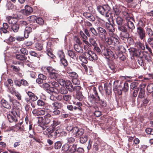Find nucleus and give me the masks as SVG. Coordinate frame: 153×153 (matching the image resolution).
Here are the masks:
<instances>
[{
    "label": "nucleus",
    "mask_w": 153,
    "mask_h": 153,
    "mask_svg": "<svg viewBox=\"0 0 153 153\" xmlns=\"http://www.w3.org/2000/svg\"><path fill=\"white\" fill-rule=\"evenodd\" d=\"M109 22H106V26L107 29L109 30L108 34L109 36H112L114 35V32L115 30L114 27V25L111 24L110 21Z\"/></svg>",
    "instance_id": "11"
},
{
    "label": "nucleus",
    "mask_w": 153,
    "mask_h": 153,
    "mask_svg": "<svg viewBox=\"0 0 153 153\" xmlns=\"http://www.w3.org/2000/svg\"><path fill=\"white\" fill-rule=\"evenodd\" d=\"M90 30L93 35L95 36H97L98 35V33L94 27H90Z\"/></svg>",
    "instance_id": "54"
},
{
    "label": "nucleus",
    "mask_w": 153,
    "mask_h": 153,
    "mask_svg": "<svg viewBox=\"0 0 153 153\" xmlns=\"http://www.w3.org/2000/svg\"><path fill=\"white\" fill-rule=\"evenodd\" d=\"M57 82L61 86H64L65 85L66 83L64 79H62L61 76L59 77V78H58L56 79Z\"/></svg>",
    "instance_id": "37"
},
{
    "label": "nucleus",
    "mask_w": 153,
    "mask_h": 153,
    "mask_svg": "<svg viewBox=\"0 0 153 153\" xmlns=\"http://www.w3.org/2000/svg\"><path fill=\"white\" fill-rule=\"evenodd\" d=\"M27 94L29 97L30 99L33 101H36L38 99V97L33 93L30 91L28 92Z\"/></svg>",
    "instance_id": "26"
},
{
    "label": "nucleus",
    "mask_w": 153,
    "mask_h": 153,
    "mask_svg": "<svg viewBox=\"0 0 153 153\" xmlns=\"http://www.w3.org/2000/svg\"><path fill=\"white\" fill-rule=\"evenodd\" d=\"M68 55L72 58L74 59H77L78 57L75 55L74 52L72 51H69L68 52Z\"/></svg>",
    "instance_id": "31"
},
{
    "label": "nucleus",
    "mask_w": 153,
    "mask_h": 153,
    "mask_svg": "<svg viewBox=\"0 0 153 153\" xmlns=\"http://www.w3.org/2000/svg\"><path fill=\"white\" fill-rule=\"evenodd\" d=\"M89 44H91L93 46H96L97 45V43L95 40L93 38H90L89 39Z\"/></svg>",
    "instance_id": "49"
},
{
    "label": "nucleus",
    "mask_w": 153,
    "mask_h": 153,
    "mask_svg": "<svg viewBox=\"0 0 153 153\" xmlns=\"http://www.w3.org/2000/svg\"><path fill=\"white\" fill-rule=\"evenodd\" d=\"M36 22L39 25H42L44 24V21L41 18H38L36 19Z\"/></svg>",
    "instance_id": "59"
},
{
    "label": "nucleus",
    "mask_w": 153,
    "mask_h": 153,
    "mask_svg": "<svg viewBox=\"0 0 153 153\" xmlns=\"http://www.w3.org/2000/svg\"><path fill=\"white\" fill-rule=\"evenodd\" d=\"M80 34L82 39L83 42L87 45H89V42L86 40L88 39L87 37L84 34L83 32L81 31H80Z\"/></svg>",
    "instance_id": "25"
},
{
    "label": "nucleus",
    "mask_w": 153,
    "mask_h": 153,
    "mask_svg": "<svg viewBox=\"0 0 153 153\" xmlns=\"http://www.w3.org/2000/svg\"><path fill=\"white\" fill-rule=\"evenodd\" d=\"M118 29L119 30L122 31L123 32H126L127 31V30L128 29V28L126 26V24H125V25H123V26H120L118 27Z\"/></svg>",
    "instance_id": "35"
},
{
    "label": "nucleus",
    "mask_w": 153,
    "mask_h": 153,
    "mask_svg": "<svg viewBox=\"0 0 153 153\" xmlns=\"http://www.w3.org/2000/svg\"><path fill=\"white\" fill-rule=\"evenodd\" d=\"M61 142L59 141H57L55 143L54 148L56 149H59L61 148Z\"/></svg>",
    "instance_id": "48"
},
{
    "label": "nucleus",
    "mask_w": 153,
    "mask_h": 153,
    "mask_svg": "<svg viewBox=\"0 0 153 153\" xmlns=\"http://www.w3.org/2000/svg\"><path fill=\"white\" fill-rule=\"evenodd\" d=\"M55 129L54 128V127L53 126L52 128H47L46 129L47 132H46V134H45V132H44L43 133L45 134H48L47 133V132L48 133V134L49 135H51V134L53 132V131H55Z\"/></svg>",
    "instance_id": "39"
},
{
    "label": "nucleus",
    "mask_w": 153,
    "mask_h": 153,
    "mask_svg": "<svg viewBox=\"0 0 153 153\" xmlns=\"http://www.w3.org/2000/svg\"><path fill=\"white\" fill-rule=\"evenodd\" d=\"M59 92L61 94H66L68 92L67 90L64 86L61 88L59 89Z\"/></svg>",
    "instance_id": "40"
},
{
    "label": "nucleus",
    "mask_w": 153,
    "mask_h": 153,
    "mask_svg": "<svg viewBox=\"0 0 153 153\" xmlns=\"http://www.w3.org/2000/svg\"><path fill=\"white\" fill-rule=\"evenodd\" d=\"M19 28V25L18 22L11 25L12 30L14 32L18 31Z\"/></svg>",
    "instance_id": "30"
},
{
    "label": "nucleus",
    "mask_w": 153,
    "mask_h": 153,
    "mask_svg": "<svg viewBox=\"0 0 153 153\" xmlns=\"http://www.w3.org/2000/svg\"><path fill=\"white\" fill-rule=\"evenodd\" d=\"M46 53L47 55L51 58L54 59L55 56L51 52V50L50 49H47L46 50Z\"/></svg>",
    "instance_id": "43"
},
{
    "label": "nucleus",
    "mask_w": 153,
    "mask_h": 153,
    "mask_svg": "<svg viewBox=\"0 0 153 153\" xmlns=\"http://www.w3.org/2000/svg\"><path fill=\"white\" fill-rule=\"evenodd\" d=\"M144 59L143 57L138 58V62L141 66H143L144 65Z\"/></svg>",
    "instance_id": "56"
},
{
    "label": "nucleus",
    "mask_w": 153,
    "mask_h": 153,
    "mask_svg": "<svg viewBox=\"0 0 153 153\" xmlns=\"http://www.w3.org/2000/svg\"><path fill=\"white\" fill-rule=\"evenodd\" d=\"M107 38L105 41L108 45L114 47L117 50H119L120 48V44L118 37L114 34L113 36H110Z\"/></svg>",
    "instance_id": "1"
},
{
    "label": "nucleus",
    "mask_w": 153,
    "mask_h": 153,
    "mask_svg": "<svg viewBox=\"0 0 153 153\" xmlns=\"http://www.w3.org/2000/svg\"><path fill=\"white\" fill-rule=\"evenodd\" d=\"M88 139L87 136L86 135H84L80 138L79 141L81 143L84 144L87 142Z\"/></svg>",
    "instance_id": "34"
},
{
    "label": "nucleus",
    "mask_w": 153,
    "mask_h": 153,
    "mask_svg": "<svg viewBox=\"0 0 153 153\" xmlns=\"http://www.w3.org/2000/svg\"><path fill=\"white\" fill-rule=\"evenodd\" d=\"M69 76L71 77H72L73 78H77L78 75L77 74L74 72H68Z\"/></svg>",
    "instance_id": "44"
},
{
    "label": "nucleus",
    "mask_w": 153,
    "mask_h": 153,
    "mask_svg": "<svg viewBox=\"0 0 153 153\" xmlns=\"http://www.w3.org/2000/svg\"><path fill=\"white\" fill-rule=\"evenodd\" d=\"M66 88L70 92H72L74 90V87L72 85L71 82L69 80L66 81V83L65 85Z\"/></svg>",
    "instance_id": "21"
},
{
    "label": "nucleus",
    "mask_w": 153,
    "mask_h": 153,
    "mask_svg": "<svg viewBox=\"0 0 153 153\" xmlns=\"http://www.w3.org/2000/svg\"><path fill=\"white\" fill-rule=\"evenodd\" d=\"M100 48L102 50V53L105 56H108L109 57L115 58L114 54L110 49L107 48L105 46L101 45Z\"/></svg>",
    "instance_id": "6"
},
{
    "label": "nucleus",
    "mask_w": 153,
    "mask_h": 153,
    "mask_svg": "<svg viewBox=\"0 0 153 153\" xmlns=\"http://www.w3.org/2000/svg\"><path fill=\"white\" fill-rule=\"evenodd\" d=\"M98 12L101 15L105 16L106 18L110 17L111 15V8L107 5H104L103 6H99L97 8Z\"/></svg>",
    "instance_id": "3"
},
{
    "label": "nucleus",
    "mask_w": 153,
    "mask_h": 153,
    "mask_svg": "<svg viewBox=\"0 0 153 153\" xmlns=\"http://www.w3.org/2000/svg\"><path fill=\"white\" fill-rule=\"evenodd\" d=\"M98 31V36L103 41H105L107 39V33L106 30L101 27H98L97 28Z\"/></svg>",
    "instance_id": "7"
},
{
    "label": "nucleus",
    "mask_w": 153,
    "mask_h": 153,
    "mask_svg": "<svg viewBox=\"0 0 153 153\" xmlns=\"http://www.w3.org/2000/svg\"><path fill=\"white\" fill-rule=\"evenodd\" d=\"M38 120V122L39 123L42 124L44 125V116L39 117L37 118Z\"/></svg>",
    "instance_id": "60"
},
{
    "label": "nucleus",
    "mask_w": 153,
    "mask_h": 153,
    "mask_svg": "<svg viewBox=\"0 0 153 153\" xmlns=\"http://www.w3.org/2000/svg\"><path fill=\"white\" fill-rule=\"evenodd\" d=\"M60 62L64 66H66L68 65L67 61L65 58L61 59H60Z\"/></svg>",
    "instance_id": "50"
},
{
    "label": "nucleus",
    "mask_w": 153,
    "mask_h": 153,
    "mask_svg": "<svg viewBox=\"0 0 153 153\" xmlns=\"http://www.w3.org/2000/svg\"><path fill=\"white\" fill-rule=\"evenodd\" d=\"M138 85V83L137 82H132L131 84V88L132 89H134Z\"/></svg>",
    "instance_id": "58"
},
{
    "label": "nucleus",
    "mask_w": 153,
    "mask_h": 153,
    "mask_svg": "<svg viewBox=\"0 0 153 153\" xmlns=\"http://www.w3.org/2000/svg\"><path fill=\"white\" fill-rule=\"evenodd\" d=\"M116 22L117 24L119 26H121L123 22V19L121 17L117 16L116 18Z\"/></svg>",
    "instance_id": "32"
},
{
    "label": "nucleus",
    "mask_w": 153,
    "mask_h": 153,
    "mask_svg": "<svg viewBox=\"0 0 153 153\" xmlns=\"http://www.w3.org/2000/svg\"><path fill=\"white\" fill-rule=\"evenodd\" d=\"M47 70L49 73V77L51 79H56L61 76V75L59 74L57 71L51 67H48L47 68Z\"/></svg>",
    "instance_id": "4"
},
{
    "label": "nucleus",
    "mask_w": 153,
    "mask_h": 153,
    "mask_svg": "<svg viewBox=\"0 0 153 153\" xmlns=\"http://www.w3.org/2000/svg\"><path fill=\"white\" fill-rule=\"evenodd\" d=\"M148 43L151 46L153 45V38L149 37L147 40Z\"/></svg>",
    "instance_id": "64"
},
{
    "label": "nucleus",
    "mask_w": 153,
    "mask_h": 153,
    "mask_svg": "<svg viewBox=\"0 0 153 153\" xmlns=\"http://www.w3.org/2000/svg\"><path fill=\"white\" fill-rule=\"evenodd\" d=\"M45 110L40 108H36L32 111L33 114L35 116L43 115L45 114Z\"/></svg>",
    "instance_id": "18"
},
{
    "label": "nucleus",
    "mask_w": 153,
    "mask_h": 153,
    "mask_svg": "<svg viewBox=\"0 0 153 153\" xmlns=\"http://www.w3.org/2000/svg\"><path fill=\"white\" fill-rule=\"evenodd\" d=\"M146 30V33L149 37H152L153 36V31L151 28H147Z\"/></svg>",
    "instance_id": "41"
},
{
    "label": "nucleus",
    "mask_w": 153,
    "mask_h": 153,
    "mask_svg": "<svg viewBox=\"0 0 153 153\" xmlns=\"http://www.w3.org/2000/svg\"><path fill=\"white\" fill-rule=\"evenodd\" d=\"M83 15L86 19L91 21L93 22L95 20L94 17L90 13L85 12L84 13Z\"/></svg>",
    "instance_id": "22"
},
{
    "label": "nucleus",
    "mask_w": 153,
    "mask_h": 153,
    "mask_svg": "<svg viewBox=\"0 0 153 153\" xmlns=\"http://www.w3.org/2000/svg\"><path fill=\"white\" fill-rule=\"evenodd\" d=\"M97 103L100 106L102 107H105L106 105V103L105 102L100 99L99 96H98L97 100Z\"/></svg>",
    "instance_id": "27"
},
{
    "label": "nucleus",
    "mask_w": 153,
    "mask_h": 153,
    "mask_svg": "<svg viewBox=\"0 0 153 153\" xmlns=\"http://www.w3.org/2000/svg\"><path fill=\"white\" fill-rule=\"evenodd\" d=\"M137 35L141 40H143L145 38L146 36L145 31L141 27L139 26L137 27Z\"/></svg>",
    "instance_id": "10"
},
{
    "label": "nucleus",
    "mask_w": 153,
    "mask_h": 153,
    "mask_svg": "<svg viewBox=\"0 0 153 153\" xmlns=\"http://www.w3.org/2000/svg\"><path fill=\"white\" fill-rule=\"evenodd\" d=\"M41 87L45 89V90H48L50 88V85L48 83H45L42 85Z\"/></svg>",
    "instance_id": "55"
},
{
    "label": "nucleus",
    "mask_w": 153,
    "mask_h": 153,
    "mask_svg": "<svg viewBox=\"0 0 153 153\" xmlns=\"http://www.w3.org/2000/svg\"><path fill=\"white\" fill-rule=\"evenodd\" d=\"M108 71L111 73L115 72V66L112 65H109Z\"/></svg>",
    "instance_id": "47"
},
{
    "label": "nucleus",
    "mask_w": 153,
    "mask_h": 153,
    "mask_svg": "<svg viewBox=\"0 0 153 153\" xmlns=\"http://www.w3.org/2000/svg\"><path fill=\"white\" fill-rule=\"evenodd\" d=\"M15 56L17 59L21 61H24L27 59V57L25 56L16 53V54Z\"/></svg>",
    "instance_id": "29"
},
{
    "label": "nucleus",
    "mask_w": 153,
    "mask_h": 153,
    "mask_svg": "<svg viewBox=\"0 0 153 153\" xmlns=\"http://www.w3.org/2000/svg\"><path fill=\"white\" fill-rule=\"evenodd\" d=\"M126 19L127 21V23L125 24L126 25L128 29L131 30V31H132V30L135 29V26L133 23L130 20V19H132V18L128 16L126 18Z\"/></svg>",
    "instance_id": "13"
},
{
    "label": "nucleus",
    "mask_w": 153,
    "mask_h": 153,
    "mask_svg": "<svg viewBox=\"0 0 153 153\" xmlns=\"http://www.w3.org/2000/svg\"><path fill=\"white\" fill-rule=\"evenodd\" d=\"M121 7L117 5H115L113 7V11L115 15L118 16L121 11Z\"/></svg>",
    "instance_id": "23"
},
{
    "label": "nucleus",
    "mask_w": 153,
    "mask_h": 153,
    "mask_svg": "<svg viewBox=\"0 0 153 153\" xmlns=\"http://www.w3.org/2000/svg\"><path fill=\"white\" fill-rule=\"evenodd\" d=\"M146 86V85L144 83H141L139 85V88H140L138 97L140 98H143L144 97L145 94V88Z\"/></svg>",
    "instance_id": "12"
},
{
    "label": "nucleus",
    "mask_w": 153,
    "mask_h": 153,
    "mask_svg": "<svg viewBox=\"0 0 153 153\" xmlns=\"http://www.w3.org/2000/svg\"><path fill=\"white\" fill-rule=\"evenodd\" d=\"M74 48L75 50L78 53H82L83 51L82 48L79 45L75 44L74 45Z\"/></svg>",
    "instance_id": "33"
},
{
    "label": "nucleus",
    "mask_w": 153,
    "mask_h": 153,
    "mask_svg": "<svg viewBox=\"0 0 153 153\" xmlns=\"http://www.w3.org/2000/svg\"><path fill=\"white\" fill-rule=\"evenodd\" d=\"M37 105L40 107L44 106L45 105V103L42 100H39L37 101Z\"/></svg>",
    "instance_id": "57"
},
{
    "label": "nucleus",
    "mask_w": 153,
    "mask_h": 153,
    "mask_svg": "<svg viewBox=\"0 0 153 153\" xmlns=\"http://www.w3.org/2000/svg\"><path fill=\"white\" fill-rule=\"evenodd\" d=\"M32 28L34 29H35V27H26L24 32V36L25 38H27L28 37L29 34L32 31Z\"/></svg>",
    "instance_id": "19"
},
{
    "label": "nucleus",
    "mask_w": 153,
    "mask_h": 153,
    "mask_svg": "<svg viewBox=\"0 0 153 153\" xmlns=\"http://www.w3.org/2000/svg\"><path fill=\"white\" fill-rule=\"evenodd\" d=\"M72 81L73 84L75 85H79L80 83V81L77 78H73Z\"/></svg>",
    "instance_id": "62"
},
{
    "label": "nucleus",
    "mask_w": 153,
    "mask_h": 153,
    "mask_svg": "<svg viewBox=\"0 0 153 153\" xmlns=\"http://www.w3.org/2000/svg\"><path fill=\"white\" fill-rule=\"evenodd\" d=\"M97 98L94 95L90 94L88 97V104L90 107H93L96 109L98 108L97 105Z\"/></svg>",
    "instance_id": "5"
},
{
    "label": "nucleus",
    "mask_w": 153,
    "mask_h": 153,
    "mask_svg": "<svg viewBox=\"0 0 153 153\" xmlns=\"http://www.w3.org/2000/svg\"><path fill=\"white\" fill-rule=\"evenodd\" d=\"M86 53L88 59L91 61L95 60L97 58V55L92 51H88Z\"/></svg>",
    "instance_id": "15"
},
{
    "label": "nucleus",
    "mask_w": 153,
    "mask_h": 153,
    "mask_svg": "<svg viewBox=\"0 0 153 153\" xmlns=\"http://www.w3.org/2000/svg\"><path fill=\"white\" fill-rule=\"evenodd\" d=\"M7 19L9 24H12V25L18 22V19L10 16H7Z\"/></svg>",
    "instance_id": "20"
},
{
    "label": "nucleus",
    "mask_w": 153,
    "mask_h": 153,
    "mask_svg": "<svg viewBox=\"0 0 153 153\" xmlns=\"http://www.w3.org/2000/svg\"><path fill=\"white\" fill-rule=\"evenodd\" d=\"M62 149L66 152L65 153H74L76 150V148L74 146H71L66 143L63 146Z\"/></svg>",
    "instance_id": "8"
},
{
    "label": "nucleus",
    "mask_w": 153,
    "mask_h": 153,
    "mask_svg": "<svg viewBox=\"0 0 153 153\" xmlns=\"http://www.w3.org/2000/svg\"><path fill=\"white\" fill-rule=\"evenodd\" d=\"M52 107L53 108L54 110L53 111V115H58L60 114V111L58 109V105L59 103L57 102H54L52 103Z\"/></svg>",
    "instance_id": "17"
},
{
    "label": "nucleus",
    "mask_w": 153,
    "mask_h": 153,
    "mask_svg": "<svg viewBox=\"0 0 153 153\" xmlns=\"http://www.w3.org/2000/svg\"><path fill=\"white\" fill-rule=\"evenodd\" d=\"M20 117V111L15 108L12 109L9 114H7V117L10 123L16 122L17 121V117Z\"/></svg>",
    "instance_id": "2"
},
{
    "label": "nucleus",
    "mask_w": 153,
    "mask_h": 153,
    "mask_svg": "<svg viewBox=\"0 0 153 153\" xmlns=\"http://www.w3.org/2000/svg\"><path fill=\"white\" fill-rule=\"evenodd\" d=\"M35 48L38 51H41L43 48L42 45L40 43H37L35 45Z\"/></svg>",
    "instance_id": "45"
},
{
    "label": "nucleus",
    "mask_w": 153,
    "mask_h": 153,
    "mask_svg": "<svg viewBox=\"0 0 153 153\" xmlns=\"http://www.w3.org/2000/svg\"><path fill=\"white\" fill-rule=\"evenodd\" d=\"M146 132L148 134L153 135V129L149 128L145 130Z\"/></svg>",
    "instance_id": "63"
},
{
    "label": "nucleus",
    "mask_w": 153,
    "mask_h": 153,
    "mask_svg": "<svg viewBox=\"0 0 153 153\" xmlns=\"http://www.w3.org/2000/svg\"><path fill=\"white\" fill-rule=\"evenodd\" d=\"M147 90L149 93H151L153 92V83H151L148 85Z\"/></svg>",
    "instance_id": "42"
},
{
    "label": "nucleus",
    "mask_w": 153,
    "mask_h": 153,
    "mask_svg": "<svg viewBox=\"0 0 153 153\" xmlns=\"http://www.w3.org/2000/svg\"><path fill=\"white\" fill-rule=\"evenodd\" d=\"M79 128L78 127L76 126L74 127L71 132L72 133V134L73 135L76 136L77 134V132Z\"/></svg>",
    "instance_id": "52"
},
{
    "label": "nucleus",
    "mask_w": 153,
    "mask_h": 153,
    "mask_svg": "<svg viewBox=\"0 0 153 153\" xmlns=\"http://www.w3.org/2000/svg\"><path fill=\"white\" fill-rule=\"evenodd\" d=\"M8 91L12 94H14L16 91L13 86H10L8 88Z\"/></svg>",
    "instance_id": "53"
},
{
    "label": "nucleus",
    "mask_w": 153,
    "mask_h": 153,
    "mask_svg": "<svg viewBox=\"0 0 153 153\" xmlns=\"http://www.w3.org/2000/svg\"><path fill=\"white\" fill-rule=\"evenodd\" d=\"M33 11V10L32 7L28 5H26L25 9L21 10L20 12L25 15H29L31 14Z\"/></svg>",
    "instance_id": "14"
},
{
    "label": "nucleus",
    "mask_w": 153,
    "mask_h": 153,
    "mask_svg": "<svg viewBox=\"0 0 153 153\" xmlns=\"http://www.w3.org/2000/svg\"><path fill=\"white\" fill-rule=\"evenodd\" d=\"M80 60L82 62L87 63L88 62V57L86 56V52L83 53L79 56Z\"/></svg>",
    "instance_id": "24"
},
{
    "label": "nucleus",
    "mask_w": 153,
    "mask_h": 153,
    "mask_svg": "<svg viewBox=\"0 0 153 153\" xmlns=\"http://www.w3.org/2000/svg\"><path fill=\"white\" fill-rule=\"evenodd\" d=\"M63 97L64 100L67 101H70L71 99V96L70 95H64Z\"/></svg>",
    "instance_id": "61"
},
{
    "label": "nucleus",
    "mask_w": 153,
    "mask_h": 153,
    "mask_svg": "<svg viewBox=\"0 0 153 153\" xmlns=\"http://www.w3.org/2000/svg\"><path fill=\"white\" fill-rule=\"evenodd\" d=\"M57 55L60 59L65 57V54L62 50L58 51L57 52Z\"/></svg>",
    "instance_id": "38"
},
{
    "label": "nucleus",
    "mask_w": 153,
    "mask_h": 153,
    "mask_svg": "<svg viewBox=\"0 0 153 153\" xmlns=\"http://www.w3.org/2000/svg\"><path fill=\"white\" fill-rule=\"evenodd\" d=\"M1 104L2 105L4 108L10 109L11 108L10 105L8 104L7 101L4 100H1Z\"/></svg>",
    "instance_id": "28"
},
{
    "label": "nucleus",
    "mask_w": 153,
    "mask_h": 153,
    "mask_svg": "<svg viewBox=\"0 0 153 153\" xmlns=\"http://www.w3.org/2000/svg\"><path fill=\"white\" fill-rule=\"evenodd\" d=\"M66 140L68 143L69 144H72L75 142V139L73 137H70L67 138Z\"/></svg>",
    "instance_id": "46"
},
{
    "label": "nucleus",
    "mask_w": 153,
    "mask_h": 153,
    "mask_svg": "<svg viewBox=\"0 0 153 153\" xmlns=\"http://www.w3.org/2000/svg\"><path fill=\"white\" fill-rule=\"evenodd\" d=\"M84 133V130L82 128H79V130L78 131L76 135V136L79 137L82 135Z\"/></svg>",
    "instance_id": "51"
},
{
    "label": "nucleus",
    "mask_w": 153,
    "mask_h": 153,
    "mask_svg": "<svg viewBox=\"0 0 153 153\" xmlns=\"http://www.w3.org/2000/svg\"><path fill=\"white\" fill-rule=\"evenodd\" d=\"M51 117V115L49 114H47L44 116V125L49 124L52 121L53 122V125L56 123V121L52 120L53 119Z\"/></svg>",
    "instance_id": "16"
},
{
    "label": "nucleus",
    "mask_w": 153,
    "mask_h": 153,
    "mask_svg": "<svg viewBox=\"0 0 153 153\" xmlns=\"http://www.w3.org/2000/svg\"><path fill=\"white\" fill-rule=\"evenodd\" d=\"M116 89L117 92L118 94L121 95L122 93V91H123L125 92H126L128 91V83L125 82L123 84V87L121 85H119Z\"/></svg>",
    "instance_id": "9"
},
{
    "label": "nucleus",
    "mask_w": 153,
    "mask_h": 153,
    "mask_svg": "<svg viewBox=\"0 0 153 153\" xmlns=\"http://www.w3.org/2000/svg\"><path fill=\"white\" fill-rule=\"evenodd\" d=\"M135 45L137 47L140 48L143 50H144L145 49L144 44L140 42H137L135 43Z\"/></svg>",
    "instance_id": "36"
}]
</instances>
